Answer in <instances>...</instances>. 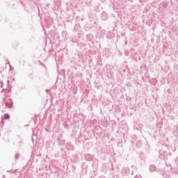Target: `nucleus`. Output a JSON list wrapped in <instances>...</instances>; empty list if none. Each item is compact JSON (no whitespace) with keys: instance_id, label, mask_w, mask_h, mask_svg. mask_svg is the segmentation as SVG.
<instances>
[{"instance_id":"5","label":"nucleus","mask_w":178,"mask_h":178,"mask_svg":"<svg viewBox=\"0 0 178 178\" xmlns=\"http://www.w3.org/2000/svg\"><path fill=\"white\" fill-rule=\"evenodd\" d=\"M140 177H141V176H140V175H136V176L135 177V178H140Z\"/></svg>"},{"instance_id":"2","label":"nucleus","mask_w":178,"mask_h":178,"mask_svg":"<svg viewBox=\"0 0 178 178\" xmlns=\"http://www.w3.org/2000/svg\"><path fill=\"white\" fill-rule=\"evenodd\" d=\"M156 169V168L154 165H151L149 167L150 172H154V170Z\"/></svg>"},{"instance_id":"4","label":"nucleus","mask_w":178,"mask_h":178,"mask_svg":"<svg viewBox=\"0 0 178 178\" xmlns=\"http://www.w3.org/2000/svg\"><path fill=\"white\" fill-rule=\"evenodd\" d=\"M0 84H1V88H2L3 86V82L0 81Z\"/></svg>"},{"instance_id":"1","label":"nucleus","mask_w":178,"mask_h":178,"mask_svg":"<svg viewBox=\"0 0 178 178\" xmlns=\"http://www.w3.org/2000/svg\"><path fill=\"white\" fill-rule=\"evenodd\" d=\"M102 19L103 20H106V19H108V15H106V13H102Z\"/></svg>"},{"instance_id":"3","label":"nucleus","mask_w":178,"mask_h":178,"mask_svg":"<svg viewBox=\"0 0 178 178\" xmlns=\"http://www.w3.org/2000/svg\"><path fill=\"white\" fill-rule=\"evenodd\" d=\"M3 118H4L5 120H8V119H9L10 118V116L9 115V114L6 113V114H4Z\"/></svg>"}]
</instances>
